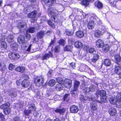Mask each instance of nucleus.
<instances>
[{"instance_id":"f257e3e1","label":"nucleus","mask_w":121,"mask_h":121,"mask_svg":"<svg viewBox=\"0 0 121 121\" xmlns=\"http://www.w3.org/2000/svg\"><path fill=\"white\" fill-rule=\"evenodd\" d=\"M110 103L112 104H116L117 102L121 101V93H118L115 97H112L109 99Z\"/></svg>"},{"instance_id":"f03ea898","label":"nucleus","mask_w":121,"mask_h":121,"mask_svg":"<svg viewBox=\"0 0 121 121\" xmlns=\"http://www.w3.org/2000/svg\"><path fill=\"white\" fill-rule=\"evenodd\" d=\"M47 13L49 16H51V19L53 21L57 22L56 20V13L55 12L53 8H49L48 10Z\"/></svg>"},{"instance_id":"7ed1b4c3","label":"nucleus","mask_w":121,"mask_h":121,"mask_svg":"<svg viewBox=\"0 0 121 121\" xmlns=\"http://www.w3.org/2000/svg\"><path fill=\"white\" fill-rule=\"evenodd\" d=\"M34 82L36 86H41L44 82V79L42 76L36 77L35 79Z\"/></svg>"},{"instance_id":"20e7f679","label":"nucleus","mask_w":121,"mask_h":121,"mask_svg":"<svg viewBox=\"0 0 121 121\" xmlns=\"http://www.w3.org/2000/svg\"><path fill=\"white\" fill-rule=\"evenodd\" d=\"M56 81L59 84H57L56 86V90L58 91L61 90L63 88V81L62 78H58L56 79Z\"/></svg>"},{"instance_id":"39448f33","label":"nucleus","mask_w":121,"mask_h":121,"mask_svg":"<svg viewBox=\"0 0 121 121\" xmlns=\"http://www.w3.org/2000/svg\"><path fill=\"white\" fill-rule=\"evenodd\" d=\"M63 86L67 88L70 87L72 85L71 81L68 79H66L63 81Z\"/></svg>"},{"instance_id":"423d86ee","label":"nucleus","mask_w":121,"mask_h":121,"mask_svg":"<svg viewBox=\"0 0 121 121\" xmlns=\"http://www.w3.org/2000/svg\"><path fill=\"white\" fill-rule=\"evenodd\" d=\"M80 84V83L79 82L77 81H75L74 82V87L71 89V91H76L78 90V87Z\"/></svg>"},{"instance_id":"0eeeda50","label":"nucleus","mask_w":121,"mask_h":121,"mask_svg":"<svg viewBox=\"0 0 121 121\" xmlns=\"http://www.w3.org/2000/svg\"><path fill=\"white\" fill-rule=\"evenodd\" d=\"M70 110L71 112L75 113L78 112V108L77 106L75 105H73L70 107Z\"/></svg>"},{"instance_id":"6e6552de","label":"nucleus","mask_w":121,"mask_h":121,"mask_svg":"<svg viewBox=\"0 0 121 121\" xmlns=\"http://www.w3.org/2000/svg\"><path fill=\"white\" fill-rule=\"evenodd\" d=\"M96 46L98 48H102L104 45L103 41L100 39L96 42Z\"/></svg>"},{"instance_id":"1a4fd4ad","label":"nucleus","mask_w":121,"mask_h":121,"mask_svg":"<svg viewBox=\"0 0 121 121\" xmlns=\"http://www.w3.org/2000/svg\"><path fill=\"white\" fill-rule=\"evenodd\" d=\"M80 101L82 103H83L86 101L87 100H94L92 99L89 98V97H87L86 96H84L82 95H81L80 96Z\"/></svg>"},{"instance_id":"9d476101","label":"nucleus","mask_w":121,"mask_h":121,"mask_svg":"<svg viewBox=\"0 0 121 121\" xmlns=\"http://www.w3.org/2000/svg\"><path fill=\"white\" fill-rule=\"evenodd\" d=\"M30 83L29 80L26 79H24L21 83L22 86L24 87H27L30 85Z\"/></svg>"},{"instance_id":"9b49d317","label":"nucleus","mask_w":121,"mask_h":121,"mask_svg":"<svg viewBox=\"0 0 121 121\" xmlns=\"http://www.w3.org/2000/svg\"><path fill=\"white\" fill-rule=\"evenodd\" d=\"M45 4L48 6H52L56 0H44Z\"/></svg>"},{"instance_id":"f8f14e48","label":"nucleus","mask_w":121,"mask_h":121,"mask_svg":"<svg viewBox=\"0 0 121 121\" xmlns=\"http://www.w3.org/2000/svg\"><path fill=\"white\" fill-rule=\"evenodd\" d=\"M95 23L93 20H90L87 24V27L90 29H91L94 28L95 27Z\"/></svg>"},{"instance_id":"ddd939ff","label":"nucleus","mask_w":121,"mask_h":121,"mask_svg":"<svg viewBox=\"0 0 121 121\" xmlns=\"http://www.w3.org/2000/svg\"><path fill=\"white\" fill-rule=\"evenodd\" d=\"M74 45L76 47L79 48H82L83 44L81 42L77 41L75 43Z\"/></svg>"},{"instance_id":"4468645a","label":"nucleus","mask_w":121,"mask_h":121,"mask_svg":"<svg viewBox=\"0 0 121 121\" xmlns=\"http://www.w3.org/2000/svg\"><path fill=\"white\" fill-rule=\"evenodd\" d=\"M37 13V12L36 11H34L30 13H29L27 15V17L29 18H33L35 17Z\"/></svg>"},{"instance_id":"2eb2a0df","label":"nucleus","mask_w":121,"mask_h":121,"mask_svg":"<svg viewBox=\"0 0 121 121\" xmlns=\"http://www.w3.org/2000/svg\"><path fill=\"white\" fill-rule=\"evenodd\" d=\"M75 35L77 36L80 38L83 37L84 36V34L83 31L81 30H79L77 31Z\"/></svg>"},{"instance_id":"dca6fc26","label":"nucleus","mask_w":121,"mask_h":121,"mask_svg":"<svg viewBox=\"0 0 121 121\" xmlns=\"http://www.w3.org/2000/svg\"><path fill=\"white\" fill-rule=\"evenodd\" d=\"M52 54L50 52H49L48 53L45 54L42 57V59L43 60H47L50 57L52 56Z\"/></svg>"},{"instance_id":"f3484780","label":"nucleus","mask_w":121,"mask_h":121,"mask_svg":"<svg viewBox=\"0 0 121 121\" xmlns=\"http://www.w3.org/2000/svg\"><path fill=\"white\" fill-rule=\"evenodd\" d=\"M103 64L106 66H109L111 64L110 60L108 59H104L103 61Z\"/></svg>"},{"instance_id":"a211bd4d","label":"nucleus","mask_w":121,"mask_h":121,"mask_svg":"<svg viewBox=\"0 0 121 121\" xmlns=\"http://www.w3.org/2000/svg\"><path fill=\"white\" fill-rule=\"evenodd\" d=\"M104 31H101L99 30H96L94 33V36L96 37H99L101 36L104 33Z\"/></svg>"},{"instance_id":"6ab92c4d","label":"nucleus","mask_w":121,"mask_h":121,"mask_svg":"<svg viewBox=\"0 0 121 121\" xmlns=\"http://www.w3.org/2000/svg\"><path fill=\"white\" fill-rule=\"evenodd\" d=\"M109 112L111 116H113L116 114L117 111L115 109L112 108L109 109Z\"/></svg>"},{"instance_id":"aec40b11","label":"nucleus","mask_w":121,"mask_h":121,"mask_svg":"<svg viewBox=\"0 0 121 121\" xmlns=\"http://www.w3.org/2000/svg\"><path fill=\"white\" fill-rule=\"evenodd\" d=\"M10 105L9 103L7 102L4 104L1 105L0 108L1 109H3V110L7 108H9Z\"/></svg>"},{"instance_id":"412c9836","label":"nucleus","mask_w":121,"mask_h":121,"mask_svg":"<svg viewBox=\"0 0 121 121\" xmlns=\"http://www.w3.org/2000/svg\"><path fill=\"white\" fill-rule=\"evenodd\" d=\"M115 72L117 74H121V67L119 66H116L115 69Z\"/></svg>"},{"instance_id":"4be33fe9","label":"nucleus","mask_w":121,"mask_h":121,"mask_svg":"<svg viewBox=\"0 0 121 121\" xmlns=\"http://www.w3.org/2000/svg\"><path fill=\"white\" fill-rule=\"evenodd\" d=\"M96 94L97 96L99 95L101 96H103L106 95V92L104 90L98 91Z\"/></svg>"},{"instance_id":"5701e85b","label":"nucleus","mask_w":121,"mask_h":121,"mask_svg":"<svg viewBox=\"0 0 121 121\" xmlns=\"http://www.w3.org/2000/svg\"><path fill=\"white\" fill-rule=\"evenodd\" d=\"M18 42L20 43H22L25 42V40L24 37L21 35L17 39Z\"/></svg>"},{"instance_id":"b1692460","label":"nucleus","mask_w":121,"mask_h":121,"mask_svg":"<svg viewBox=\"0 0 121 121\" xmlns=\"http://www.w3.org/2000/svg\"><path fill=\"white\" fill-rule=\"evenodd\" d=\"M35 105L33 104H29L28 105V110L31 112L32 111H35Z\"/></svg>"},{"instance_id":"393cba45","label":"nucleus","mask_w":121,"mask_h":121,"mask_svg":"<svg viewBox=\"0 0 121 121\" xmlns=\"http://www.w3.org/2000/svg\"><path fill=\"white\" fill-rule=\"evenodd\" d=\"M95 6L97 8L101 9L103 7L102 4L99 1H96L95 2Z\"/></svg>"},{"instance_id":"a878e982","label":"nucleus","mask_w":121,"mask_h":121,"mask_svg":"<svg viewBox=\"0 0 121 121\" xmlns=\"http://www.w3.org/2000/svg\"><path fill=\"white\" fill-rule=\"evenodd\" d=\"M55 111L56 113H59L60 114H62L65 112V110L64 108L61 109L57 108L55 110Z\"/></svg>"},{"instance_id":"bb28decb","label":"nucleus","mask_w":121,"mask_h":121,"mask_svg":"<svg viewBox=\"0 0 121 121\" xmlns=\"http://www.w3.org/2000/svg\"><path fill=\"white\" fill-rule=\"evenodd\" d=\"M35 31V28L34 27H30L28 28L26 30V33H33Z\"/></svg>"},{"instance_id":"cd10ccee","label":"nucleus","mask_w":121,"mask_h":121,"mask_svg":"<svg viewBox=\"0 0 121 121\" xmlns=\"http://www.w3.org/2000/svg\"><path fill=\"white\" fill-rule=\"evenodd\" d=\"M65 33L68 35H72L74 33V30H68L67 29L65 30Z\"/></svg>"},{"instance_id":"c85d7f7f","label":"nucleus","mask_w":121,"mask_h":121,"mask_svg":"<svg viewBox=\"0 0 121 121\" xmlns=\"http://www.w3.org/2000/svg\"><path fill=\"white\" fill-rule=\"evenodd\" d=\"M97 108V105L96 104L94 103L92 105H91V108L92 112H94V111L96 110Z\"/></svg>"},{"instance_id":"c756f323","label":"nucleus","mask_w":121,"mask_h":121,"mask_svg":"<svg viewBox=\"0 0 121 121\" xmlns=\"http://www.w3.org/2000/svg\"><path fill=\"white\" fill-rule=\"evenodd\" d=\"M26 24L24 22H20L18 23L17 27L20 29V28L24 27H26Z\"/></svg>"},{"instance_id":"7c9ffc66","label":"nucleus","mask_w":121,"mask_h":121,"mask_svg":"<svg viewBox=\"0 0 121 121\" xmlns=\"http://www.w3.org/2000/svg\"><path fill=\"white\" fill-rule=\"evenodd\" d=\"M103 46V51L105 52H107L109 50V45L108 44H106Z\"/></svg>"},{"instance_id":"2f4dec72","label":"nucleus","mask_w":121,"mask_h":121,"mask_svg":"<svg viewBox=\"0 0 121 121\" xmlns=\"http://www.w3.org/2000/svg\"><path fill=\"white\" fill-rule=\"evenodd\" d=\"M25 68L23 66H19L16 68V70L23 72L24 71Z\"/></svg>"},{"instance_id":"473e14b6","label":"nucleus","mask_w":121,"mask_h":121,"mask_svg":"<svg viewBox=\"0 0 121 121\" xmlns=\"http://www.w3.org/2000/svg\"><path fill=\"white\" fill-rule=\"evenodd\" d=\"M56 83L55 80L53 79H51L50 80L48 83V85L51 86H54Z\"/></svg>"},{"instance_id":"72a5a7b5","label":"nucleus","mask_w":121,"mask_h":121,"mask_svg":"<svg viewBox=\"0 0 121 121\" xmlns=\"http://www.w3.org/2000/svg\"><path fill=\"white\" fill-rule=\"evenodd\" d=\"M115 59L116 63H117L118 62H120L121 60V58L119 55H117L115 56Z\"/></svg>"},{"instance_id":"f704fd0d","label":"nucleus","mask_w":121,"mask_h":121,"mask_svg":"<svg viewBox=\"0 0 121 121\" xmlns=\"http://www.w3.org/2000/svg\"><path fill=\"white\" fill-rule=\"evenodd\" d=\"M109 2L111 5L113 6H115L116 4L118 1V0H109Z\"/></svg>"},{"instance_id":"c9c22d12","label":"nucleus","mask_w":121,"mask_h":121,"mask_svg":"<svg viewBox=\"0 0 121 121\" xmlns=\"http://www.w3.org/2000/svg\"><path fill=\"white\" fill-rule=\"evenodd\" d=\"M44 35V32L42 31H41L38 33L37 36L40 39L42 38Z\"/></svg>"},{"instance_id":"e433bc0d","label":"nucleus","mask_w":121,"mask_h":121,"mask_svg":"<svg viewBox=\"0 0 121 121\" xmlns=\"http://www.w3.org/2000/svg\"><path fill=\"white\" fill-rule=\"evenodd\" d=\"M99 57V55L98 54H96L93 57L92 59V62H95L98 59Z\"/></svg>"},{"instance_id":"4c0bfd02","label":"nucleus","mask_w":121,"mask_h":121,"mask_svg":"<svg viewBox=\"0 0 121 121\" xmlns=\"http://www.w3.org/2000/svg\"><path fill=\"white\" fill-rule=\"evenodd\" d=\"M11 111V109L9 108L7 109H5L3 110V112L4 114L7 115L10 113Z\"/></svg>"},{"instance_id":"58836bf2","label":"nucleus","mask_w":121,"mask_h":121,"mask_svg":"<svg viewBox=\"0 0 121 121\" xmlns=\"http://www.w3.org/2000/svg\"><path fill=\"white\" fill-rule=\"evenodd\" d=\"M72 48V45H67L64 48L65 51H70Z\"/></svg>"},{"instance_id":"ea45409f","label":"nucleus","mask_w":121,"mask_h":121,"mask_svg":"<svg viewBox=\"0 0 121 121\" xmlns=\"http://www.w3.org/2000/svg\"><path fill=\"white\" fill-rule=\"evenodd\" d=\"M6 69V66L5 65H2L0 62V70L2 71H5Z\"/></svg>"},{"instance_id":"a19ab883","label":"nucleus","mask_w":121,"mask_h":121,"mask_svg":"<svg viewBox=\"0 0 121 121\" xmlns=\"http://www.w3.org/2000/svg\"><path fill=\"white\" fill-rule=\"evenodd\" d=\"M81 3L83 5H86L89 4V3L87 0H83L81 1Z\"/></svg>"},{"instance_id":"79ce46f5","label":"nucleus","mask_w":121,"mask_h":121,"mask_svg":"<svg viewBox=\"0 0 121 121\" xmlns=\"http://www.w3.org/2000/svg\"><path fill=\"white\" fill-rule=\"evenodd\" d=\"M91 53L94 54L96 53V51L95 49L92 48H90L89 50V52Z\"/></svg>"},{"instance_id":"37998d69","label":"nucleus","mask_w":121,"mask_h":121,"mask_svg":"<svg viewBox=\"0 0 121 121\" xmlns=\"http://www.w3.org/2000/svg\"><path fill=\"white\" fill-rule=\"evenodd\" d=\"M9 57L11 59H14L15 57V53H10L9 55Z\"/></svg>"},{"instance_id":"c03bdc74","label":"nucleus","mask_w":121,"mask_h":121,"mask_svg":"<svg viewBox=\"0 0 121 121\" xmlns=\"http://www.w3.org/2000/svg\"><path fill=\"white\" fill-rule=\"evenodd\" d=\"M48 23L52 28H54L55 27V25L54 24V23L52 22L51 20H48Z\"/></svg>"},{"instance_id":"a18cd8bd","label":"nucleus","mask_w":121,"mask_h":121,"mask_svg":"<svg viewBox=\"0 0 121 121\" xmlns=\"http://www.w3.org/2000/svg\"><path fill=\"white\" fill-rule=\"evenodd\" d=\"M1 48L6 49L7 47V44L5 42H3L1 43Z\"/></svg>"},{"instance_id":"49530a36","label":"nucleus","mask_w":121,"mask_h":121,"mask_svg":"<svg viewBox=\"0 0 121 121\" xmlns=\"http://www.w3.org/2000/svg\"><path fill=\"white\" fill-rule=\"evenodd\" d=\"M60 45H61L63 46H64L65 43V41L63 39H61L58 42Z\"/></svg>"},{"instance_id":"de8ad7c7","label":"nucleus","mask_w":121,"mask_h":121,"mask_svg":"<svg viewBox=\"0 0 121 121\" xmlns=\"http://www.w3.org/2000/svg\"><path fill=\"white\" fill-rule=\"evenodd\" d=\"M69 94H66L64 95V101H66V102L68 101L69 100Z\"/></svg>"},{"instance_id":"09e8293b","label":"nucleus","mask_w":121,"mask_h":121,"mask_svg":"<svg viewBox=\"0 0 121 121\" xmlns=\"http://www.w3.org/2000/svg\"><path fill=\"white\" fill-rule=\"evenodd\" d=\"M71 91L72 92L71 94L72 96L73 97H77L78 94L75 91Z\"/></svg>"},{"instance_id":"8fccbe9b","label":"nucleus","mask_w":121,"mask_h":121,"mask_svg":"<svg viewBox=\"0 0 121 121\" xmlns=\"http://www.w3.org/2000/svg\"><path fill=\"white\" fill-rule=\"evenodd\" d=\"M31 113V112L29 110H25L24 111L25 114L26 116H28Z\"/></svg>"},{"instance_id":"3c124183","label":"nucleus","mask_w":121,"mask_h":121,"mask_svg":"<svg viewBox=\"0 0 121 121\" xmlns=\"http://www.w3.org/2000/svg\"><path fill=\"white\" fill-rule=\"evenodd\" d=\"M101 100L103 102H105L106 101V100L107 99L106 96H101Z\"/></svg>"},{"instance_id":"603ef678","label":"nucleus","mask_w":121,"mask_h":121,"mask_svg":"<svg viewBox=\"0 0 121 121\" xmlns=\"http://www.w3.org/2000/svg\"><path fill=\"white\" fill-rule=\"evenodd\" d=\"M14 67L15 66L14 65L11 64L9 65V70H12L14 68Z\"/></svg>"},{"instance_id":"864d4df0","label":"nucleus","mask_w":121,"mask_h":121,"mask_svg":"<svg viewBox=\"0 0 121 121\" xmlns=\"http://www.w3.org/2000/svg\"><path fill=\"white\" fill-rule=\"evenodd\" d=\"M60 48L59 46H57L56 47L55 49V52H58L60 51Z\"/></svg>"},{"instance_id":"5fc2aeb1","label":"nucleus","mask_w":121,"mask_h":121,"mask_svg":"<svg viewBox=\"0 0 121 121\" xmlns=\"http://www.w3.org/2000/svg\"><path fill=\"white\" fill-rule=\"evenodd\" d=\"M90 91V88L87 87L84 89V92L87 93L88 92Z\"/></svg>"},{"instance_id":"6e6d98bb","label":"nucleus","mask_w":121,"mask_h":121,"mask_svg":"<svg viewBox=\"0 0 121 121\" xmlns=\"http://www.w3.org/2000/svg\"><path fill=\"white\" fill-rule=\"evenodd\" d=\"M84 50L87 52H88L89 48V47L88 46H85L84 47Z\"/></svg>"},{"instance_id":"4d7b16f0","label":"nucleus","mask_w":121,"mask_h":121,"mask_svg":"<svg viewBox=\"0 0 121 121\" xmlns=\"http://www.w3.org/2000/svg\"><path fill=\"white\" fill-rule=\"evenodd\" d=\"M91 91H94L95 88V87L92 85H91L90 87Z\"/></svg>"},{"instance_id":"13d9d810","label":"nucleus","mask_w":121,"mask_h":121,"mask_svg":"<svg viewBox=\"0 0 121 121\" xmlns=\"http://www.w3.org/2000/svg\"><path fill=\"white\" fill-rule=\"evenodd\" d=\"M8 39H10V42H12V40L13 39V36L12 35H11L8 36Z\"/></svg>"},{"instance_id":"bf43d9fd","label":"nucleus","mask_w":121,"mask_h":121,"mask_svg":"<svg viewBox=\"0 0 121 121\" xmlns=\"http://www.w3.org/2000/svg\"><path fill=\"white\" fill-rule=\"evenodd\" d=\"M101 30V31H104V32H105V27L104 26L102 25L100 27Z\"/></svg>"},{"instance_id":"052dcab7","label":"nucleus","mask_w":121,"mask_h":121,"mask_svg":"<svg viewBox=\"0 0 121 121\" xmlns=\"http://www.w3.org/2000/svg\"><path fill=\"white\" fill-rule=\"evenodd\" d=\"M28 33H27L26 35V39H27L28 40H29L31 38V36L30 34H28Z\"/></svg>"},{"instance_id":"680f3d73","label":"nucleus","mask_w":121,"mask_h":121,"mask_svg":"<svg viewBox=\"0 0 121 121\" xmlns=\"http://www.w3.org/2000/svg\"><path fill=\"white\" fill-rule=\"evenodd\" d=\"M70 66L74 68L75 66V64L74 63H72L70 64Z\"/></svg>"},{"instance_id":"e2e57ef3","label":"nucleus","mask_w":121,"mask_h":121,"mask_svg":"<svg viewBox=\"0 0 121 121\" xmlns=\"http://www.w3.org/2000/svg\"><path fill=\"white\" fill-rule=\"evenodd\" d=\"M32 46V45L30 44L29 45V47L28 49L26 50V51H28V52H29L31 48V46Z\"/></svg>"},{"instance_id":"0e129e2a","label":"nucleus","mask_w":121,"mask_h":121,"mask_svg":"<svg viewBox=\"0 0 121 121\" xmlns=\"http://www.w3.org/2000/svg\"><path fill=\"white\" fill-rule=\"evenodd\" d=\"M20 56L19 54H16V59H18L20 57Z\"/></svg>"},{"instance_id":"69168bd1","label":"nucleus","mask_w":121,"mask_h":121,"mask_svg":"<svg viewBox=\"0 0 121 121\" xmlns=\"http://www.w3.org/2000/svg\"><path fill=\"white\" fill-rule=\"evenodd\" d=\"M20 80H19V81H16V83L17 85H19L21 83V81H20Z\"/></svg>"},{"instance_id":"338daca9","label":"nucleus","mask_w":121,"mask_h":121,"mask_svg":"<svg viewBox=\"0 0 121 121\" xmlns=\"http://www.w3.org/2000/svg\"><path fill=\"white\" fill-rule=\"evenodd\" d=\"M97 23L98 24H101V22L100 21V20L99 18H97Z\"/></svg>"},{"instance_id":"774afa93","label":"nucleus","mask_w":121,"mask_h":121,"mask_svg":"<svg viewBox=\"0 0 121 121\" xmlns=\"http://www.w3.org/2000/svg\"><path fill=\"white\" fill-rule=\"evenodd\" d=\"M54 42L55 41L54 40H52L51 42V43H50V45H51L53 44L54 43Z\"/></svg>"}]
</instances>
